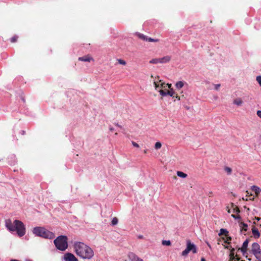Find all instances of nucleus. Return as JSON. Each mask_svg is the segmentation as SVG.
Here are the masks:
<instances>
[{"label":"nucleus","instance_id":"1","mask_svg":"<svg viewBox=\"0 0 261 261\" xmlns=\"http://www.w3.org/2000/svg\"><path fill=\"white\" fill-rule=\"evenodd\" d=\"M74 249L77 255L82 258L90 259L94 256L93 250L84 243L81 242L75 243Z\"/></svg>","mask_w":261,"mask_h":261},{"label":"nucleus","instance_id":"2","mask_svg":"<svg viewBox=\"0 0 261 261\" xmlns=\"http://www.w3.org/2000/svg\"><path fill=\"white\" fill-rule=\"evenodd\" d=\"M5 226L10 232L16 231L18 236L22 237L25 234V227L22 222L15 220L13 222L8 219L5 221Z\"/></svg>","mask_w":261,"mask_h":261},{"label":"nucleus","instance_id":"3","mask_svg":"<svg viewBox=\"0 0 261 261\" xmlns=\"http://www.w3.org/2000/svg\"><path fill=\"white\" fill-rule=\"evenodd\" d=\"M33 232L37 236L44 239H53L55 237V234L44 227L37 226L34 228Z\"/></svg>","mask_w":261,"mask_h":261},{"label":"nucleus","instance_id":"4","mask_svg":"<svg viewBox=\"0 0 261 261\" xmlns=\"http://www.w3.org/2000/svg\"><path fill=\"white\" fill-rule=\"evenodd\" d=\"M54 243L56 248L61 251H65L68 247V238L66 236L58 237Z\"/></svg>","mask_w":261,"mask_h":261},{"label":"nucleus","instance_id":"5","mask_svg":"<svg viewBox=\"0 0 261 261\" xmlns=\"http://www.w3.org/2000/svg\"><path fill=\"white\" fill-rule=\"evenodd\" d=\"M190 252L195 254L197 253V250L196 246L190 240H188L186 241V248L181 252V255L186 256Z\"/></svg>","mask_w":261,"mask_h":261},{"label":"nucleus","instance_id":"6","mask_svg":"<svg viewBox=\"0 0 261 261\" xmlns=\"http://www.w3.org/2000/svg\"><path fill=\"white\" fill-rule=\"evenodd\" d=\"M137 36L141 39V40L145 41H148V42H158L159 41L158 39H154L153 38H151L150 37H148V36L139 33H137Z\"/></svg>","mask_w":261,"mask_h":261},{"label":"nucleus","instance_id":"7","mask_svg":"<svg viewBox=\"0 0 261 261\" xmlns=\"http://www.w3.org/2000/svg\"><path fill=\"white\" fill-rule=\"evenodd\" d=\"M65 261H79L77 258L71 253H66L63 256Z\"/></svg>","mask_w":261,"mask_h":261},{"label":"nucleus","instance_id":"8","mask_svg":"<svg viewBox=\"0 0 261 261\" xmlns=\"http://www.w3.org/2000/svg\"><path fill=\"white\" fill-rule=\"evenodd\" d=\"M259 245L257 243H253L251 246V252L253 254L260 250Z\"/></svg>","mask_w":261,"mask_h":261},{"label":"nucleus","instance_id":"9","mask_svg":"<svg viewBox=\"0 0 261 261\" xmlns=\"http://www.w3.org/2000/svg\"><path fill=\"white\" fill-rule=\"evenodd\" d=\"M159 92H160V94L162 96H166L167 95H169L172 97V96H173V95L174 94V92L173 90V89H171L170 90L167 91V92H166L163 90H159Z\"/></svg>","mask_w":261,"mask_h":261},{"label":"nucleus","instance_id":"10","mask_svg":"<svg viewBox=\"0 0 261 261\" xmlns=\"http://www.w3.org/2000/svg\"><path fill=\"white\" fill-rule=\"evenodd\" d=\"M128 256L132 261H143L142 258L139 257L134 253H130Z\"/></svg>","mask_w":261,"mask_h":261},{"label":"nucleus","instance_id":"11","mask_svg":"<svg viewBox=\"0 0 261 261\" xmlns=\"http://www.w3.org/2000/svg\"><path fill=\"white\" fill-rule=\"evenodd\" d=\"M248 243H249V241L247 239L243 243L242 248L241 249V251L243 253V254H244V253L246 252L247 248L248 247Z\"/></svg>","mask_w":261,"mask_h":261},{"label":"nucleus","instance_id":"12","mask_svg":"<svg viewBox=\"0 0 261 261\" xmlns=\"http://www.w3.org/2000/svg\"><path fill=\"white\" fill-rule=\"evenodd\" d=\"M252 232L254 238L257 239L260 237V233L259 231L255 227H253L252 228Z\"/></svg>","mask_w":261,"mask_h":261},{"label":"nucleus","instance_id":"13","mask_svg":"<svg viewBox=\"0 0 261 261\" xmlns=\"http://www.w3.org/2000/svg\"><path fill=\"white\" fill-rule=\"evenodd\" d=\"M171 60V57L166 56L163 58H160V63H166L169 62Z\"/></svg>","mask_w":261,"mask_h":261},{"label":"nucleus","instance_id":"14","mask_svg":"<svg viewBox=\"0 0 261 261\" xmlns=\"http://www.w3.org/2000/svg\"><path fill=\"white\" fill-rule=\"evenodd\" d=\"M243 103L241 98H237L233 100V103L237 106H241Z\"/></svg>","mask_w":261,"mask_h":261},{"label":"nucleus","instance_id":"15","mask_svg":"<svg viewBox=\"0 0 261 261\" xmlns=\"http://www.w3.org/2000/svg\"><path fill=\"white\" fill-rule=\"evenodd\" d=\"M92 60H93V59L88 56H83V57L79 58V61H84V62H90V61H91Z\"/></svg>","mask_w":261,"mask_h":261},{"label":"nucleus","instance_id":"16","mask_svg":"<svg viewBox=\"0 0 261 261\" xmlns=\"http://www.w3.org/2000/svg\"><path fill=\"white\" fill-rule=\"evenodd\" d=\"M251 189L254 191L256 194L258 195L261 192V189L256 186H252L251 187Z\"/></svg>","mask_w":261,"mask_h":261},{"label":"nucleus","instance_id":"17","mask_svg":"<svg viewBox=\"0 0 261 261\" xmlns=\"http://www.w3.org/2000/svg\"><path fill=\"white\" fill-rule=\"evenodd\" d=\"M239 225L241 231L243 230L246 231L247 230L248 225L247 224L242 222L240 223Z\"/></svg>","mask_w":261,"mask_h":261},{"label":"nucleus","instance_id":"18","mask_svg":"<svg viewBox=\"0 0 261 261\" xmlns=\"http://www.w3.org/2000/svg\"><path fill=\"white\" fill-rule=\"evenodd\" d=\"M185 83L182 81L177 82L175 84V87L177 89L182 88L184 86Z\"/></svg>","mask_w":261,"mask_h":261},{"label":"nucleus","instance_id":"19","mask_svg":"<svg viewBox=\"0 0 261 261\" xmlns=\"http://www.w3.org/2000/svg\"><path fill=\"white\" fill-rule=\"evenodd\" d=\"M177 175L178 176V177H181V178H186L187 177V174L184 173L183 172H181V171H177Z\"/></svg>","mask_w":261,"mask_h":261},{"label":"nucleus","instance_id":"20","mask_svg":"<svg viewBox=\"0 0 261 261\" xmlns=\"http://www.w3.org/2000/svg\"><path fill=\"white\" fill-rule=\"evenodd\" d=\"M228 233V231L226 229L221 228L220 230L219 235L221 236L222 234H225V236H227Z\"/></svg>","mask_w":261,"mask_h":261},{"label":"nucleus","instance_id":"21","mask_svg":"<svg viewBox=\"0 0 261 261\" xmlns=\"http://www.w3.org/2000/svg\"><path fill=\"white\" fill-rule=\"evenodd\" d=\"M149 63L151 64H158L160 63V58L152 59L149 61Z\"/></svg>","mask_w":261,"mask_h":261},{"label":"nucleus","instance_id":"22","mask_svg":"<svg viewBox=\"0 0 261 261\" xmlns=\"http://www.w3.org/2000/svg\"><path fill=\"white\" fill-rule=\"evenodd\" d=\"M253 255L257 259L261 261V250L256 252V254H254Z\"/></svg>","mask_w":261,"mask_h":261},{"label":"nucleus","instance_id":"23","mask_svg":"<svg viewBox=\"0 0 261 261\" xmlns=\"http://www.w3.org/2000/svg\"><path fill=\"white\" fill-rule=\"evenodd\" d=\"M118 219L116 217H114L112 219V220L111 222L112 225H113V226L116 225L118 224Z\"/></svg>","mask_w":261,"mask_h":261},{"label":"nucleus","instance_id":"24","mask_svg":"<svg viewBox=\"0 0 261 261\" xmlns=\"http://www.w3.org/2000/svg\"><path fill=\"white\" fill-rule=\"evenodd\" d=\"M162 147V144L160 142H157L154 145V148L155 149H159Z\"/></svg>","mask_w":261,"mask_h":261},{"label":"nucleus","instance_id":"25","mask_svg":"<svg viewBox=\"0 0 261 261\" xmlns=\"http://www.w3.org/2000/svg\"><path fill=\"white\" fill-rule=\"evenodd\" d=\"M224 170L227 172V174L230 175L231 174L232 169L229 167H225Z\"/></svg>","mask_w":261,"mask_h":261},{"label":"nucleus","instance_id":"26","mask_svg":"<svg viewBox=\"0 0 261 261\" xmlns=\"http://www.w3.org/2000/svg\"><path fill=\"white\" fill-rule=\"evenodd\" d=\"M162 245H165V246H170L171 244V242L169 240H168V241H167V240H163L162 241Z\"/></svg>","mask_w":261,"mask_h":261},{"label":"nucleus","instance_id":"27","mask_svg":"<svg viewBox=\"0 0 261 261\" xmlns=\"http://www.w3.org/2000/svg\"><path fill=\"white\" fill-rule=\"evenodd\" d=\"M166 86H167L168 87V88L170 89V90L171 89V84H167L166 85H165V83H162L161 84V88H165Z\"/></svg>","mask_w":261,"mask_h":261},{"label":"nucleus","instance_id":"28","mask_svg":"<svg viewBox=\"0 0 261 261\" xmlns=\"http://www.w3.org/2000/svg\"><path fill=\"white\" fill-rule=\"evenodd\" d=\"M117 61L120 64H121L123 65H125L126 64V62L123 60L119 59H118Z\"/></svg>","mask_w":261,"mask_h":261},{"label":"nucleus","instance_id":"29","mask_svg":"<svg viewBox=\"0 0 261 261\" xmlns=\"http://www.w3.org/2000/svg\"><path fill=\"white\" fill-rule=\"evenodd\" d=\"M256 81L259 85L261 86V75H258L256 77Z\"/></svg>","mask_w":261,"mask_h":261},{"label":"nucleus","instance_id":"30","mask_svg":"<svg viewBox=\"0 0 261 261\" xmlns=\"http://www.w3.org/2000/svg\"><path fill=\"white\" fill-rule=\"evenodd\" d=\"M232 212L239 213H240V210L238 207L236 206L234 208H233Z\"/></svg>","mask_w":261,"mask_h":261},{"label":"nucleus","instance_id":"31","mask_svg":"<svg viewBox=\"0 0 261 261\" xmlns=\"http://www.w3.org/2000/svg\"><path fill=\"white\" fill-rule=\"evenodd\" d=\"M231 217L233 218L234 219H240L241 217L240 215H235L234 214L231 215Z\"/></svg>","mask_w":261,"mask_h":261},{"label":"nucleus","instance_id":"32","mask_svg":"<svg viewBox=\"0 0 261 261\" xmlns=\"http://www.w3.org/2000/svg\"><path fill=\"white\" fill-rule=\"evenodd\" d=\"M17 38H18L17 36H14V37H13L11 39V42H12V43L16 42L17 39Z\"/></svg>","mask_w":261,"mask_h":261},{"label":"nucleus","instance_id":"33","mask_svg":"<svg viewBox=\"0 0 261 261\" xmlns=\"http://www.w3.org/2000/svg\"><path fill=\"white\" fill-rule=\"evenodd\" d=\"M215 90H218L219 88L220 87V84H215Z\"/></svg>","mask_w":261,"mask_h":261},{"label":"nucleus","instance_id":"34","mask_svg":"<svg viewBox=\"0 0 261 261\" xmlns=\"http://www.w3.org/2000/svg\"><path fill=\"white\" fill-rule=\"evenodd\" d=\"M132 145L134 146V147H139V145L138 144H137V143L134 142V141H132Z\"/></svg>","mask_w":261,"mask_h":261},{"label":"nucleus","instance_id":"35","mask_svg":"<svg viewBox=\"0 0 261 261\" xmlns=\"http://www.w3.org/2000/svg\"><path fill=\"white\" fill-rule=\"evenodd\" d=\"M257 115L258 117H259V118H261V111L260 110H258L257 111Z\"/></svg>","mask_w":261,"mask_h":261},{"label":"nucleus","instance_id":"36","mask_svg":"<svg viewBox=\"0 0 261 261\" xmlns=\"http://www.w3.org/2000/svg\"><path fill=\"white\" fill-rule=\"evenodd\" d=\"M231 240V238L229 237H227V240L225 241V243H228L229 244L230 242L229 241Z\"/></svg>","mask_w":261,"mask_h":261},{"label":"nucleus","instance_id":"37","mask_svg":"<svg viewBox=\"0 0 261 261\" xmlns=\"http://www.w3.org/2000/svg\"><path fill=\"white\" fill-rule=\"evenodd\" d=\"M154 85L155 90H157V89L159 87H160V86L159 85H158L155 82H154Z\"/></svg>","mask_w":261,"mask_h":261},{"label":"nucleus","instance_id":"38","mask_svg":"<svg viewBox=\"0 0 261 261\" xmlns=\"http://www.w3.org/2000/svg\"><path fill=\"white\" fill-rule=\"evenodd\" d=\"M138 238L140 239H142L144 238V237L143 236L140 234L138 236Z\"/></svg>","mask_w":261,"mask_h":261},{"label":"nucleus","instance_id":"39","mask_svg":"<svg viewBox=\"0 0 261 261\" xmlns=\"http://www.w3.org/2000/svg\"><path fill=\"white\" fill-rule=\"evenodd\" d=\"M206 243L207 245L208 246V247L210 249H211V248H212V247H211V245L210 244V243H209L208 242H206Z\"/></svg>","mask_w":261,"mask_h":261},{"label":"nucleus","instance_id":"40","mask_svg":"<svg viewBox=\"0 0 261 261\" xmlns=\"http://www.w3.org/2000/svg\"><path fill=\"white\" fill-rule=\"evenodd\" d=\"M255 219L257 221H259L260 220V218H259V217H255Z\"/></svg>","mask_w":261,"mask_h":261},{"label":"nucleus","instance_id":"41","mask_svg":"<svg viewBox=\"0 0 261 261\" xmlns=\"http://www.w3.org/2000/svg\"><path fill=\"white\" fill-rule=\"evenodd\" d=\"M201 261H206V260L205 259V258H201Z\"/></svg>","mask_w":261,"mask_h":261},{"label":"nucleus","instance_id":"42","mask_svg":"<svg viewBox=\"0 0 261 261\" xmlns=\"http://www.w3.org/2000/svg\"><path fill=\"white\" fill-rule=\"evenodd\" d=\"M110 130L111 131H113L114 130V128L113 127H110Z\"/></svg>","mask_w":261,"mask_h":261},{"label":"nucleus","instance_id":"43","mask_svg":"<svg viewBox=\"0 0 261 261\" xmlns=\"http://www.w3.org/2000/svg\"><path fill=\"white\" fill-rule=\"evenodd\" d=\"M225 248H226V249H228L229 248V246H225Z\"/></svg>","mask_w":261,"mask_h":261},{"label":"nucleus","instance_id":"44","mask_svg":"<svg viewBox=\"0 0 261 261\" xmlns=\"http://www.w3.org/2000/svg\"><path fill=\"white\" fill-rule=\"evenodd\" d=\"M176 99H178V100L180 99V97L178 96H176Z\"/></svg>","mask_w":261,"mask_h":261},{"label":"nucleus","instance_id":"45","mask_svg":"<svg viewBox=\"0 0 261 261\" xmlns=\"http://www.w3.org/2000/svg\"><path fill=\"white\" fill-rule=\"evenodd\" d=\"M116 125L119 127H121V126L120 125H119L118 124H116Z\"/></svg>","mask_w":261,"mask_h":261},{"label":"nucleus","instance_id":"46","mask_svg":"<svg viewBox=\"0 0 261 261\" xmlns=\"http://www.w3.org/2000/svg\"><path fill=\"white\" fill-rule=\"evenodd\" d=\"M228 213H230V212H230V210H229L228 211Z\"/></svg>","mask_w":261,"mask_h":261},{"label":"nucleus","instance_id":"47","mask_svg":"<svg viewBox=\"0 0 261 261\" xmlns=\"http://www.w3.org/2000/svg\"><path fill=\"white\" fill-rule=\"evenodd\" d=\"M146 150H144V153H146Z\"/></svg>","mask_w":261,"mask_h":261}]
</instances>
